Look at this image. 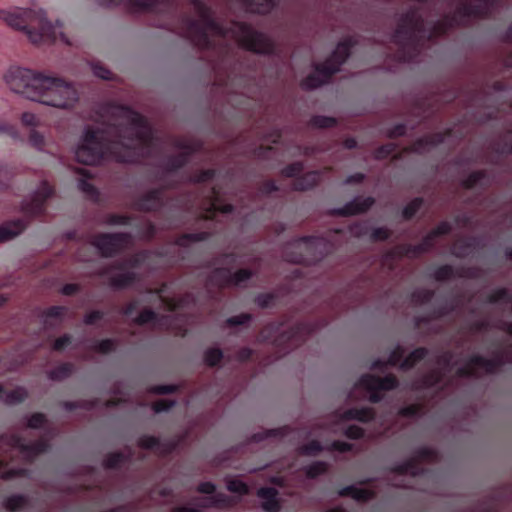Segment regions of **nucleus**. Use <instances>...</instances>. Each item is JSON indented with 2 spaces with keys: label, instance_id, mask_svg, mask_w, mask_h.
Listing matches in <instances>:
<instances>
[{
  "label": "nucleus",
  "instance_id": "f257e3e1",
  "mask_svg": "<svg viewBox=\"0 0 512 512\" xmlns=\"http://www.w3.org/2000/svg\"><path fill=\"white\" fill-rule=\"evenodd\" d=\"M0 20L10 27L22 31L27 40L35 45L56 41L58 37L67 42L62 32L57 34V27L47 21L45 13L41 9H0Z\"/></svg>",
  "mask_w": 512,
  "mask_h": 512
},
{
  "label": "nucleus",
  "instance_id": "f03ea898",
  "mask_svg": "<svg viewBox=\"0 0 512 512\" xmlns=\"http://www.w3.org/2000/svg\"><path fill=\"white\" fill-rule=\"evenodd\" d=\"M37 94L34 101L56 108H69L77 102V92L60 79L42 76L37 81Z\"/></svg>",
  "mask_w": 512,
  "mask_h": 512
},
{
  "label": "nucleus",
  "instance_id": "7ed1b4c3",
  "mask_svg": "<svg viewBox=\"0 0 512 512\" xmlns=\"http://www.w3.org/2000/svg\"><path fill=\"white\" fill-rule=\"evenodd\" d=\"M4 79L12 91L23 94L26 98L34 101L35 97L38 96L36 82L41 80L42 76L36 75L25 68L11 67L6 72Z\"/></svg>",
  "mask_w": 512,
  "mask_h": 512
},
{
  "label": "nucleus",
  "instance_id": "20e7f679",
  "mask_svg": "<svg viewBox=\"0 0 512 512\" xmlns=\"http://www.w3.org/2000/svg\"><path fill=\"white\" fill-rule=\"evenodd\" d=\"M103 140V132L87 130L77 144V160L84 164H96L104 154Z\"/></svg>",
  "mask_w": 512,
  "mask_h": 512
},
{
  "label": "nucleus",
  "instance_id": "39448f33",
  "mask_svg": "<svg viewBox=\"0 0 512 512\" xmlns=\"http://www.w3.org/2000/svg\"><path fill=\"white\" fill-rule=\"evenodd\" d=\"M347 56L348 46L345 44L338 45L331 59L321 67H315L314 71L302 81V86L307 89L318 87L338 70L340 64L344 62Z\"/></svg>",
  "mask_w": 512,
  "mask_h": 512
},
{
  "label": "nucleus",
  "instance_id": "423d86ee",
  "mask_svg": "<svg viewBox=\"0 0 512 512\" xmlns=\"http://www.w3.org/2000/svg\"><path fill=\"white\" fill-rule=\"evenodd\" d=\"M234 34L237 40L248 50L257 53H266L271 50L270 40L246 25H237Z\"/></svg>",
  "mask_w": 512,
  "mask_h": 512
},
{
  "label": "nucleus",
  "instance_id": "0eeeda50",
  "mask_svg": "<svg viewBox=\"0 0 512 512\" xmlns=\"http://www.w3.org/2000/svg\"><path fill=\"white\" fill-rule=\"evenodd\" d=\"M149 131L141 116L134 112H129L124 130L126 142H123V145L135 148L144 145L147 142Z\"/></svg>",
  "mask_w": 512,
  "mask_h": 512
},
{
  "label": "nucleus",
  "instance_id": "6e6552de",
  "mask_svg": "<svg viewBox=\"0 0 512 512\" xmlns=\"http://www.w3.org/2000/svg\"><path fill=\"white\" fill-rule=\"evenodd\" d=\"M395 383L396 382L393 377L380 379L375 378L374 376H367L361 380V385L371 393L370 399L372 401H377L379 399L376 392L392 389L395 386Z\"/></svg>",
  "mask_w": 512,
  "mask_h": 512
},
{
  "label": "nucleus",
  "instance_id": "1a4fd4ad",
  "mask_svg": "<svg viewBox=\"0 0 512 512\" xmlns=\"http://www.w3.org/2000/svg\"><path fill=\"white\" fill-rule=\"evenodd\" d=\"M25 228L21 221L7 222L0 226V241H8L19 235Z\"/></svg>",
  "mask_w": 512,
  "mask_h": 512
},
{
  "label": "nucleus",
  "instance_id": "9d476101",
  "mask_svg": "<svg viewBox=\"0 0 512 512\" xmlns=\"http://www.w3.org/2000/svg\"><path fill=\"white\" fill-rule=\"evenodd\" d=\"M258 496L262 501V506L266 512H277L279 504L276 499V492L274 489H260Z\"/></svg>",
  "mask_w": 512,
  "mask_h": 512
},
{
  "label": "nucleus",
  "instance_id": "9b49d317",
  "mask_svg": "<svg viewBox=\"0 0 512 512\" xmlns=\"http://www.w3.org/2000/svg\"><path fill=\"white\" fill-rule=\"evenodd\" d=\"M121 238L117 235H104L97 240V247L103 254H110L120 245Z\"/></svg>",
  "mask_w": 512,
  "mask_h": 512
},
{
  "label": "nucleus",
  "instance_id": "f8f14e48",
  "mask_svg": "<svg viewBox=\"0 0 512 512\" xmlns=\"http://www.w3.org/2000/svg\"><path fill=\"white\" fill-rule=\"evenodd\" d=\"M247 2L250 9L257 13H265L274 5V0H247Z\"/></svg>",
  "mask_w": 512,
  "mask_h": 512
},
{
  "label": "nucleus",
  "instance_id": "ddd939ff",
  "mask_svg": "<svg viewBox=\"0 0 512 512\" xmlns=\"http://www.w3.org/2000/svg\"><path fill=\"white\" fill-rule=\"evenodd\" d=\"M227 489L239 496L244 495L248 490L246 484L237 478H230L227 480Z\"/></svg>",
  "mask_w": 512,
  "mask_h": 512
},
{
  "label": "nucleus",
  "instance_id": "4468645a",
  "mask_svg": "<svg viewBox=\"0 0 512 512\" xmlns=\"http://www.w3.org/2000/svg\"><path fill=\"white\" fill-rule=\"evenodd\" d=\"M0 397L7 403H14L22 400L25 397V392L22 389H19L12 394H7L3 392V389L0 386Z\"/></svg>",
  "mask_w": 512,
  "mask_h": 512
},
{
  "label": "nucleus",
  "instance_id": "2eb2a0df",
  "mask_svg": "<svg viewBox=\"0 0 512 512\" xmlns=\"http://www.w3.org/2000/svg\"><path fill=\"white\" fill-rule=\"evenodd\" d=\"M347 493L357 501H363L371 496V492L365 488H350Z\"/></svg>",
  "mask_w": 512,
  "mask_h": 512
},
{
  "label": "nucleus",
  "instance_id": "dca6fc26",
  "mask_svg": "<svg viewBox=\"0 0 512 512\" xmlns=\"http://www.w3.org/2000/svg\"><path fill=\"white\" fill-rule=\"evenodd\" d=\"M21 123L23 126L33 129L39 125V118L31 112H24L21 115Z\"/></svg>",
  "mask_w": 512,
  "mask_h": 512
},
{
  "label": "nucleus",
  "instance_id": "f3484780",
  "mask_svg": "<svg viewBox=\"0 0 512 512\" xmlns=\"http://www.w3.org/2000/svg\"><path fill=\"white\" fill-rule=\"evenodd\" d=\"M222 358V353L218 349H210L205 354V361L209 365L217 364Z\"/></svg>",
  "mask_w": 512,
  "mask_h": 512
},
{
  "label": "nucleus",
  "instance_id": "a211bd4d",
  "mask_svg": "<svg viewBox=\"0 0 512 512\" xmlns=\"http://www.w3.org/2000/svg\"><path fill=\"white\" fill-rule=\"evenodd\" d=\"M30 142L37 147H40L44 144V137L40 133L36 132L35 130H32L30 133Z\"/></svg>",
  "mask_w": 512,
  "mask_h": 512
},
{
  "label": "nucleus",
  "instance_id": "6ab92c4d",
  "mask_svg": "<svg viewBox=\"0 0 512 512\" xmlns=\"http://www.w3.org/2000/svg\"><path fill=\"white\" fill-rule=\"evenodd\" d=\"M348 417L355 418L360 421H366L371 417V414L369 411H366V410L365 411L364 410L363 411H354V412H349Z\"/></svg>",
  "mask_w": 512,
  "mask_h": 512
},
{
  "label": "nucleus",
  "instance_id": "aec40b11",
  "mask_svg": "<svg viewBox=\"0 0 512 512\" xmlns=\"http://www.w3.org/2000/svg\"><path fill=\"white\" fill-rule=\"evenodd\" d=\"M335 123V120L333 118H330V117H318L316 120H315V124L319 127H330L332 125H334Z\"/></svg>",
  "mask_w": 512,
  "mask_h": 512
},
{
  "label": "nucleus",
  "instance_id": "412c9836",
  "mask_svg": "<svg viewBox=\"0 0 512 512\" xmlns=\"http://www.w3.org/2000/svg\"><path fill=\"white\" fill-rule=\"evenodd\" d=\"M372 205V200L370 198H367L365 199L361 205H358L355 207V208H352L350 210L351 213H359V212H362L364 210H366L368 207H370Z\"/></svg>",
  "mask_w": 512,
  "mask_h": 512
},
{
  "label": "nucleus",
  "instance_id": "4be33fe9",
  "mask_svg": "<svg viewBox=\"0 0 512 512\" xmlns=\"http://www.w3.org/2000/svg\"><path fill=\"white\" fill-rule=\"evenodd\" d=\"M154 3V0H135L132 3V6L135 8V10L148 8Z\"/></svg>",
  "mask_w": 512,
  "mask_h": 512
},
{
  "label": "nucleus",
  "instance_id": "5701e85b",
  "mask_svg": "<svg viewBox=\"0 0 512 512\" xmlns=\"http://www.w3.org/2000/svg\"><path fill=\"white\" fill-rule=\"evenodd\" d=\"M325 470V466L322 463H318L308 469L307 473L310 476H316Z\"/></svg>",
  "mask_w": 512,
  "mask_h": 512
},
{
  "label": "nucleus",
  "instance_id": "b1692460",
  "mask_svg": "<svg viewBox=\"0 0 512 512\" xmlns=\"http://www.w3.org/2000/svg\"><path fill=\"white\" fill-rule=\"evenodd\" d=\"M346 434L351 438H358L362 435V430L358 426H351L347 429Z\"/></svg>",
  "mask_w": 512,
  "mask_h": 512
},
{
  "label": "nucleus",
  "instance_id": "393cba45",
  "mask_svg": "<svg viewBox=\"0 0 512 512\" xmlns=\"http://www.w3.org/2000/svg\"><path fill=\"white\" fill-rule=\"evenodd\" d=\"M424 354H425V351H424V350H422V349H418V350L414 351V352L410 355L409 359H407V360L402 364V366H404V367L409 366V365H410V364H409V360H410V359H413V360H415V359H420V358H422V357L424 356Z\"/></svg>",
  "mask_w": 512,
  "mask_h": 512
},
{
  "label": "nucleus",
  "instance_id": "a878e982",
  "mask_svg": "<svg viewBox=\"0 0 512 512\" xmlns=\"http://www.w3.org/2000/svg\"><path fill=\"white\" fill-rule=\"evenodd\" d=\"M198 491L201 493L210 494L214 491V485L209 482L202 483L199 485Z\"/></svg>",
  "mask_w": 512,
  "mask_h": 512
},
{
  "label": "nucleus",
  "instance_id": "bb28decb",
  "mask_svg": "<svg viewBox=\"0 0 512 512\" xmlns=\"http://www.w3.org/2000/svg\"><path fill=\"white\" fill-rule=\"evenodd\" d=\"M44 419L43 416L40 414L33 415L29 420V425L31 427H38L43 423Z\"/></svg>",
  "mask_w": 512,
  "mask_h": 512
},
{
  "label": "nucleus",
  "instance_id": "cd10ccee",
  "mask_svg": "<svg viewBox=\"0 0 512 512\" xmlns=\"http://www.w3.org/2000/svg\"><path fill=\"white\" fill-rule=\"evenodd\" d=\"M301 170V165L300 164H294L292 165L291 167H287L285 170H284V173L287 175V176H294L296 175L297 173H299Z\"/></svg>",
  "mask_w": 512,
  "mask_h": 512
},
{
  "label": "nucleus",
  "instance_id": "c85d7f7f",
  "mask_svg": "<svg viewBox=\"0 0 512 512\" xmlns=\"http://www.w3.org/2000/svg\"><path fill=\"white\" fill-rule=\"evenodd\" d=\"M222 502H223V500L219 499L218 497L211 496V497L205 498L204 506L220 504Z\"/></svg>",
  "mask_w": 512,
  "mask_h": 512
},
{
  "label": "nucleus",
  "instance_id": "c756f323",
  "mask_svg": "<svg viewBox=\"0 0 512 512\" xmlns=\"http://www.w3.org/2000/svg\"><path fill=\"white\" fill-rule=\"evenodd\" d=\"M249 276H250V274L246 270L240 271L235 275V282H237V283L241 282V281L249 278Z\"/></svg>",
  "mask_w": 512,
  "mask_h": 512
},
{
  "label": "nucleus",
  "instance_id": "7c9ffc66",
  "mask_svg": "<svg viewBox=\"0 0 512 512\" xmlns=\"http://www.w3.org/2000/svg\"><path fill=\"white\" fill-rule=\"evenodd\" d=\"M168 406L169 405L166 402L161 401L155 404V410L157 412L164 411L165 409H167Z\"/></svg>",
  "mask_w": 512,
  "mask_h": 512
},
{
  "label": "nucleus",
  "instance_id": "2f4dec72",
  "mask_svg": "<svg viewBox=\"0 0 512 512\" xmlns=\"http://www.w3.org/2000/svg\"><path fill=\"white\" fill-rule=\"evenodd\" d=\"M320 450V447L316 445L315 443H312L310 447H306L304 449V452L307 454L314 453L316 451Z\"/></svg>",
  "mask_w": 512,
  "mask_h": 512
},
{
  "label": "nucleus",
  "instance_id": "473e14b6",
  "mask_svg": "<svg viewBox=\"0 0 512 512\" xmlns=\"http://www.w3.org/2000/svg\"><path fill=\"white\" fill-rule=\"evenodd\" d=\"M401 356V352L399 351H395L393 352L392 356H391V359L390 361L393 363V364H396L398 363L399 361V357Z\"/></svg>",
  "mask_w": 512,
  "mask_h": 512
},
{
  "label": "nucleus",
  "instance_id": "72a5a7b5",
  "mask_svg": "<svg viewBox=\"0 0 512 512\" xmlns=\"http://www.w3.org/2000/svg\"><path fill=\"white\" fill-rule=\"evenodd\" d=\"M151 317H152V313L148 312V313L141 315L139 321L146 322V321L150 320Z\"/></svg>",
  "mask_w": 512,
  "mask_h": 512
},
{
  "label": "nucleus",
  "instance_id": "f704fd0d",
  "mask_svg": "<svg viewBox=\"0 0 512 512\" xmlns=\"http://www.w3.org/2000/svg\"><path fill=\"white\" fill-rule=\"evenodd\" d=\"M172 390H173V389H172V387H170V386H163V387H159V388L157 389V392H159V393H169V392H171Z\"/></svg>",
  "mask_w": 512,
  "mask_h": 512
},
{
  "label": "nucleus",
  "instance_id": "c9c22d12",
  "mask_svg": "<svg viewBox=\"0 0 512 512\" xmlns=\"http://www.w3.org/2000/svg\"><path fill=\"white\" fill-rule=\"evenodd\" d=\"M66 340H67V339H59V340H57V342H56V346H57L58 348H61V347L64 345V341H66Z\"/></svg>",
  "mask_w": 512,
  "mask_h": 512
},
{
  "label": "nucleus",
  "instance_id": "e433bc0d",
  "mask_svg": "<svg viewBox=\"0 0 512 512\" xmlns=\"http://www.w3.org/2000/svg\"><path fill=\"white\" fill-rule=\"evenodd\" d=\"M337 448H338V449H340L341 451H344V450L349 449V446H348V445H346V444H343V445H341V446H339V447H337Z\"/></svg>",
  "mask_w": 512,
  "mask_h": 512
},
{
  "label": "nucleus",
  "instance_id": "4c0bfd02",
  "mask_svg": "<svg viewBox=\"0 0 512 512\" xmlns=\"http://www.w3.org/2000/svg\"><path fill=\"white\" fill-rule=\"evenodd\" d=\"M180 512H196V510L189 508H181Z\"/></svg>",
  "mask_w": 512,
  "mask_h": 512
},
{
  "label": "nucleus",
  "instance_id": "58836bf2",
  "mask_svg": "<svg viewBox=\"0 0 512 512\" xmlns=\"http://www.w3.org/2000/svg\"><path fill=\"white\" fill-rule=\"evenodd\" d=\"M329 512H344V510L342 508H336V509H333Z\"/></svg>",
  "mask_w": 512,
  "mask_h": 512
},
{
  "label": "nucleus",
  "instance_id": "ea45409f",
  "mask_svg": "<svg viewBox=\"0 0 512 512\" xmlns=\"http://www.w3.org/2000/svg\"><path fill=\"white\" fill-rule=\"evenodd\" d=\"M218 209H220V207ZM221 210H222V212H227L228 211V209H226V208H221Z\"/></svg>",
  "mask_w": 512,
  "mask_h": 512
},
{
  "label": "nucleus",
  "instance_id": "a19ab883",
  "mask_svg": "<svg viewBox=\"0 0 512 512\" xmlns=\"http://www.w3.org/2000/svg\"><path fill=\"white\" fill-rule=\"evenodd\" d=\"M100 76H101L102 78H107V76H106L105 74H100Z\"/></svg>",
  "mask_w": 512,
  "mask_h": 512
}]
</instances>
